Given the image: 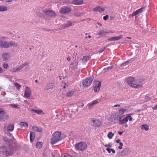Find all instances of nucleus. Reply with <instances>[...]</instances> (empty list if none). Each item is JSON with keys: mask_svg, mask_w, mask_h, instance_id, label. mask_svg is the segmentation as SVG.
<instances>
[{"mask_svg": "<svg viewBox=\"0 0 157 157\" xmlns=\"http://www.w3.org/2000/svg\"><path fill=\"white\" fill-rule=\"evenodd\" d=\"M3 67L5 69H7L9 67L8 65L6 63L3 64Z\"/></svg>", "mask_w": 157, "mask_h": 157, "instance_id": "51", "label": "nucleus"}, {"mask_svg": "<svg viewBox=\"0 0 157 157\" xmlns=\"http://www.w3.org/2000/svg\"><path fill=\"white\" fill-rule=\"evenodd\" d=\"M5 133L9 136L10 137V139L14 140V138L12 135L11 133H10L8 131L6 130L5 131Z\"/></svg>", "mask_w": 157, "mask_h": 157, "instance_id": "37", "label": "nucleus"}, {"mask_svg": "<svg viewBox=\"0 0 157 157\" xmlns=\"http://www.w3.org/2000/svg\"><path fill=\"white\" fill-rule=\"evenodd\" d=\"M3 72V70L2 68L0 67V73H2Z\"/></svg>", "mask_w": 157, "mask_h": 157, "instance_id": "61", "label": "nucleus"}, {"mask_svg": "<svg viewBox=\"0 0 157 157\" xmlns=\"http://www.w3.org/2000/svg\"><path fill=\"white\" fill-rule=\"evenodd\" d=\"M77 67V64H74V63H72L70 67V70L71 71H72L75 70Z\"/></svg>", "mask_w": 157, "mask_h": 157, "instance_id": "27", "label": "nucleus"}, {"mask_svg": "<svg viewBox=\"0 0 157 157\" xmlns=\"http://www.w3.org/2000/svg\"><path fill=\"white\" fill-rule=\"evenodd\" d=\"M93 78H94L93 77H90L84 79L83 81V86L86 87L89 86L91 85Z\"/></svg>", "mask_w": 157, "mask_h": 157, "instance_id": "8", "label": "nucleus"}, {"mask_svg": "<svg viewBox=\"0 0 157 157\" xmlns=\"http://www.w3.org/2000/svg\"><path fill=\"white\" fill-rule=\"evenodd\" d=\"M114 134L111 132H109L108 133L107 135L109 139H111L113 136Z\"/></svg>", "mask_w": 157, "mask_h": 157, "instance_id": "40", "label": "nucleus"}, {"mask_svg": "<svg viewBox=\"0 0 157 157\" xmlns=\"http://www.w3.org/2000/svg\"><path fill=\"white\" fill-rule=\"evenodd\" d=\"M5 112L2 109L0 108V118L5 120L7 119L9 117V115H7L4 116Z\"/></svg>", "mask_w": 157, "mask_h": 157, "instance_id": "15", "label": "nucleus"}, {"mask_svg": "<svg viewBox=\"0 0 157 157\" xmlns=\"http://www.w3.org/2000/svg\"><path fill=\"white\" fill-rule=\"evenodd\" d=\"M35 134L34 132H31L30 135V139L31 142H33L35 138Z\"/></svg>", "mask_w": 157, "mask_h": 157, "instance_id": "35", "label": "nucleus"}, {"mask_svg": "<svg viewBox=\"0 0 157 157\" xmlns=\"http://www.w3.org/2000/svg\"><path fill=\"white\" fill-rule=\"evenodd\" d=\"M121 117H119L116 118V120L119 121V123L120 124H122L127 122L129 121H131L132 120V118L130 115L127 116L123 119L121 120Z\"/></svg>", "mask_w": 157, "mask_h": 157, "instance_id": "6", "label": "nucleus"}, {"mask_svg": "<svg viewBox=\"0 0 157 157\" xmlns=\"http://www.w3.org/2000/svg\"><path fill=\"white\" fill-rule=\"evenodd\" d=\"M66 2L67 3L71 4L72 1H70V0H68L66 1Z\"/></svg>", "mask_w": 157, "mask_h": 157, "instance_id": "57", "label": "nucleus"}, {"mask_svg": "<svg viewBox=\"0 0 157 157\" xmlns=\"http://www.w3.org/2000/svg\"><path fill=\"white\" fill-rule=\"evenodd\" d=\"M132 61V59H131L130 60H128V61L124 63H123L122 64V65L123 66H124V65L125 66L126 65V64H128V63L130 61Z\"/></svg>", "mask_w": 157, "mask_h": 157, "instance_id": "47", "label": "nucleus"}, {"mask_svg": "<svg viewBox=\"0 0 157 157\" xmlns=\"http://www.w3.org/2000/svg\"><path fill=\"white\" fill-rule=\"evenodd\" d=\"M31 92L30 88L27 86L26 87L24 96L27 98L29 97L31 95Z\"/></svg>", "mask_w": 157, "mask_h": 157, "instance_id": "16", "label": "nucleus"}, {"mask_svg": "<svg viewBox=\"0 0 157 157\" xmlns=\"http://www.w3.org/2000/svg\"><path fill=\"white\" fill-rule=\"evenodd\" d=\"M106 150L109 153H110L111 152H112L113 153H115V151L113 149H111L108 147L106 149Z\"/></svg>", "mask_w": 157, "mask_h": 157, "instance_id": "42", "label": "nucleus"}, {"mask_svg": "<svg viewBox=\"0 0 157 157\" xmlns=\"http://www.w3.org/2000/svg\"><path fill=\"white\" fill-rule=\"evenodd\" d=\"M62 157H71V155L68 154H65L62 155Z\"/></svg>", "mask_w": 157, "mask_h": 157, "instance_id": "46", "label": "nucleus"}, {"mask_svg": "<svg viewBox=\"0 0 157 157\" xmlns=\"http://www.w3.org/2000/svg\"><path fill=\"white\" fill-rule=\"evenodd\" d=\"M99 102V101L98 99L94 100L93 101L91 102L90 103L93 105H95L96 104H97Z\"/></svg>", "mask_w": 157, "mask_h": 157, "instance_id": "43", "label": "nucleus"}, {"mask_svg": "<svg viewBox=\"0 0 157 157\" xmlns=\"http://www.w3.org/2000/svg\"><path fill=\"white\" fill-rule=\"evenodd\" d=\"M17 46V44L13 41L7 42L2 40H0V47L9 48L11 46L15 47Z\"/></svg>", "mask_w": 157, "mask_h": 157, "instance_id": "3", "label": "nucleus"}, {"mask_svg": "<svg viewBox=\"0 0 157 157\" xmlns=\"http://www.w3.org/2000/svg\"><path fill=\"white\" fill-rule=\"evenodd\" d=\"M113 67V66H110L108 67L104 68L103 69V71H107L111 69Z\"/></svg>", "mask_w": 157, "mask_h": 157, "instance_id": "45", "label": "nucleus"}, {"mask_svg": "<svg viewBox=\"0 0 157 157\" xmlns=\"http://www.w3.org/2000/svg\"><path fill=\"white\" fill-rule=\"evenodd\" d=\"M144 9V8L142 7L141 8L137 10H136V11L134 12H133L132 15V16H136L139 13L143 12V9Z\"/></svg>", "mask_w": 157, "mask_h": 157, "instance_id": "23", "label": "nucleus"}, {"mask_svg": "<svg viewBox=\"0 0 157 157\" xmlns=\"http://www.w3.org/2000/svg\"><path fill=\"white\" fill-rule=\"evenodd\" d=\"M7 10V7L6 6H0V11H4Z\"/></svg>", "mask_w": 157, "mask_h": 157, "instance_id": "38", "label": "nucleus"}, {"mask_svg": "<svg viewBox=\"0 0 157 157\" xmlns=\"http://www.w3.org/2000/svg\"><path fill=\"white\" fill-rule=\"evenodd\" d=\"M135 78L132 77H130L126 79V81L129 86L132 87L133 86V84H132L133 82H134Z\"/></svg>", "mask_w": 157, "mask_h": 157, "instance_id": "14", "label": "nucleus"}, {"mask_svg": "<svg viewBox=\"0 0 157 157\" xmlns=\"http://www.w3.org/2000/svg\"><path fill=\"white\" fill-rule=\"evenodd\" d=\"M108 17L109 16L108 15H106L103 17V19L104 20L106 21L107 20Z\"/></svg>", "mask_w": 157, "mask_h": 157, "instance_id": "54", "label": "nucleus"}, {"mask_svg": "<svg viewBox=\"0 0 157 157\" xmlns=\"http://www.w3.org/2000/svg\"><path fill=\"white\" fill-rule=\"evenodd\" d=\"M121 117H119L116 118V120L119 121V123L120 124H122L127 122L129 121H131L132 120V118L130 115L127 116L123 119L121 120Z\"/></svg>", "mask_w": 157, "mask_h": 157, "instance_id": "5", "label": "nucleus"}, {"mask_svg": "<svg viewBox=\"0 0 157 157\" xmlns=\"http://www.w3.org/2000/svg\"><path fill=\"white\" fill-rule=\"evenodd\" d=\"M43 143L41 142H38L36 144V147L38 148H40L42 147Z\"/></svg>", "mask_w": 157, "mask_h": 157, "instance_id": "39", "label": "nucleus"}, {"mask_svg": "<svg viewBox=\"0 0 157 157\" xmlns=\"http://www.w3.org/2000/svg\"><path fill=\"white\" fill-rule=\"evenodd\" d=\"M105 10V8L103 7L99 6L94 8L93 9V10L95 11L102 12Z\"/></svg>", "mask_w": 157, "mask_h": 157, "instance_id": "22", "label": "nucleus"}, {"mask_svg": "<svg viewBox=\"0 0 157 157\" xmlns=\"http://www.w3.org/2000/svg\"><path fill=\"white\" fill-rule=\"evenodd\" d=\"M13 140V139H10V138L9 139L6 137L3 138V140L6 144V145L0 147L1 153H5V155L7 157L13 154L14 150L12 145L10 144L11 140Z\"/></svg>", "mask_w": 157, "mask_h": 157, "instance_id": "1", "label": "nucleus"}, {"mask_svg": "<svg viewBox=\"0 0 157 157\" xmlns=\"http://www.w3.org/2000/svg\"><path fill=\"white\" fill-rule=\"evenodd\" d=\"M15 85L16 87L17 88V89H19L21 87V86L20 85L17 83H15Z\"/></svg>", "mask_w": 157, "mask_h": 157, "instance_id": "49", "label": "nucleus"}, {"mask_svg": "<svg viewBox=\"0 0 157 157\" xmlns=\"http://www.w3.org/2000/svg\"><path fill=\"white\" fill-rule=\"evenodd\" d=\"M108 33V32L105 31L104 29L100 30L99 32L98 33V34L100 35L103 36L106 35V34Z\"/></svg>", "mask_w": 157, "mask_h": 157, "instance_id": "31", "label": "nucleus"}, {"mask_svg": "<svg viewBox=\"0 0 157 157\" xmlns=\"http://www.w3.org/2000/svg\"><path fill=\"white\" fill-rule=\"evenodd\" d=\"M121 106L120 105H119V104H117V105H114L113 107H120Z\"/></svg>", "mask_w": 157, "mask_h": 157, "instance_id": "56", "label": "nucleus"}, {"mask_svg": "<svg viewBox=\"0 0 157 157\" xmlns=\"http://www.w3.org/2000/svg\"><path fill=\"white\" fill-rule=\"evenodd\" d=\"M91 123L95 126H101L102 125L101 122L98 120L93 118L91 121Z\"/></svg>", "mask_w": 157, "mask_h": 157, "instance_id": "11", "label": "nucleus"}, {"mask_svg": "<svg viewBox=\"0 0 157 157\" xmlns=\"http://www.w3.org/2000/svg\"><path fill=\"white\" fill-rule=\"evenodd\" d=\"M29 64V63L28 62H25L19 66L17 67L16 68L12 69L11 70V71L12 72H16L18 71L23 68L25 66H27Z\"/></svg>", "mask_w": 157, "mask_h": 157, "instance_id": "9", "label": "nucleus"}, {"mask_svg": "<svg viewBox=\"0 0 157 157\" xmlns=\"http://www.w3.org/2000/svg\"><path fill=\"white\" fill-rule=\"evenodd\" d=\"M119 112L121 115L123 114L124 113L128 112V110L126 109L121 108L120 109Z\"/></svg>", "mask_w": 157, "mask_h": 157, "instance_id": "34", "label": "nucleus"}, {"mask_svg": "<svg viewBox=\"0 0 157 157\" xmlns=\"http://www.w3.org/2000/svg\"><path fill=\"white\" fill-rule=\"evenodd\" d=\"M130 150L129 148H127L123 150L122 151V153L123 155H128L130 154Z\"/></svg>", "mask_w": 157, "mask_h": 157, "instance_id": "25", "label": "nucleus"}, {"mask_svg": "<svg viewBox=\"0 0 157 157\" xmlns=\"http://www.w3.org/2000/svg\"><path fill=\"white\" fill-rule=\"evenodd\" d=\"M54 87V84L53 83H48L47 84L44 88V90L47 91L51 90Z\"/></svg>", "mask_w": 157, "mask_h": 157, "instance_id": "12", "label": "nucleus"}, {"mask_svg": "<svg viewBox=\"0 0 157 157\" xmlns=\"http://www.w3.org/2000/svg\"><path fill=\"white\" fill-rule=\"evenodd\" d=\"M31 113L33 114H35V113H36L39 115H44L45 113L43 112V111L41 109H36L34 110L33 109L31 110Z\"/></svg>", "mask_w": 157, "mask_h": 157, "instance_id": "18", "label": "nucleus"}, {"mask_svg": "<svg viewBox=\"0 0 157 157\" xmlns=\"http://www.w3.org/2000/svg\"><path fill=\"white\" fill-rule=\"evenodd\" d=\"M7 2H11L13 0H5Z\"/></svg>", "mask_w": 157, "mask_h": 157, "instance_id": "60", "label": "nucleus"}, {"mask_svg": "<svg viewBox=\"0 0 157 157\" xmlns=\"http://www.w3.org/2000/svg\"><path fill=\"white\" fill-rule=\"evenodd\" d=\"M104 146L105 147H111V145L110 144H105L104 145Z\"/></svg>", "mask_w": 157, "mask_h": 157, "instance_id": "55", "label": "nucleus"}, {"mask_svg": "<svg viewBox=\"0 0 157 157\" xmlns=\"http://www.w3.org/2000/svg\"><path fill=\"white\" fill-rule=\"evenodd\" d=\"M120 146H118V148L120 149H121L122 148V147L123 145V144L122 143H120L119 144Z\"/></svg>", "mask_w": 157, "mask_h": 157, "instance_id": "48", "label": "nucleus"}, {"mask_svg": "<svg viewBox=\"0 0 157 157\" xmlns=\"http://www.w3.org/2000/svg\"><path fill=\"white\" fill-rule=\"evenodd\" d=\"M104 50V48H103L102 49V50H100L99 52L100 53H101L102 52H103V51Z\"/></svg>", "mask_w": 157, "mask_h": 157, "instance_id": "64", "label": "nucleus"}, {"mask_svg": "<svg viewBox=\"0 0 157 157\" xmlns=\"http://www.w3.org/2000/svg\"><path fill=\"white\" fill-rule=\"evenodd\" d=\"M19 125L22 129H25L28 127V124L25 122H23L20 123Z\"/></svg>", "mask_w": 157, "mask_h": 157, "instance_id": "24", "label": "nucleus"}, {"mask_svg": "<svg viewBox=\"0 0 157 157\" xmlns=\"http://www.w3.org/2000/svg\"><path fill=\"white\" fill-rule=\"evenodd\" d=\"M44 13L47 15L50 16H53L56 15V13L52 11L46 10L44 11Z\"/></svg>", "mask_w": 157, "mask_h": 157, "instance_id": "20", "label": "nucleus"}, {"mask_svg": "<svg viewBox=\"0 0 157 157\" xmlns=\"http://www.w3.org/2000/svg\"><path fill=\"white\" fill-rule=\"evenodd\" d=\"M88 105V108L89 109H91L93 108V105L91 103L89 104Z\"/></svg>", "mask_w": 157, "mask_h": 157, "instance_id": "53", "label": "nucleus"}, {"mask_svg": "<svg viewBox=\"0 0 157 157\" xmlns=\"http://www.w3.org/2000/svg\"><path fill=\"white\" fill-rule=\"evenodd\" d=\"M72 25V23L70 21H68L66 23L64 24L63 26L64 27H68L70 26H71Z\"/></svg>", "mask_w": 157, "mask_h": 157, "instance_id": "33", "label": "nucleus"}, {"mask_svg": "<svg viewBox=\"0 0 157 157\" xmlns=\"http://www.w3.org/2000/svg\"><path fill=\"white\" fill-rule=\"evenodd\" d=\"M61 86L62 88H63L64 89L68 87V85H67L66 83L65 82H63L61 83Z\"/></svg>", "mask_w": 157, "mask_h": 157, "instance_id": "41", "label": "nucleus"}, {"mask_svg": "<svg viewBox=\"0 0 157 157\" xmlns=\"http://www.w3.org/2000/svg\"><path fill=\"white\" fill-rule=\"evenodd\" d=\"M135 84L132 87L135 88H139L142 87L143 84V81L139 79H135L134 81Z\"/></svg>", "mask_w": 157, "mask_h": 157, "instance_id": "7", "label": "nucleus"}, {"mask_svg": "<svg viewBox=\"0 0 157 157\" xmlns=\"http://www.w3.org/2000/svg\"><path fill=\"white\" fill-rule=\"evenodd\" d=\"M141 129L143 130H145L146 131H147L149 129V126L147 124H144L142 125L141 127Z\"/></svg>", "mask_w": 157, "mask_h": 157, "instance_id": "29", "label": "nucleus"}, {"mask_svg": "<svg viewBox=\"0 0 157 157\" xmlns=\"http://www.w3.org/2000/svg\"><path fill=\"white\" fill-rule=\"evenodd\" d=\"M3 59L5 60H7L9 59L10 55L9 54L5 53L2 55Z\"/></svg>", "mask_w": 157, "mask_h": 157, "instance_id": "28", "label": "nucleus"}, {"mask_svg": "<svg viewBox=\"0 0 157 157\" xmlns=\"http://www.w3.org/2000/svg\"><path fill=\"white\" fill-rule=\"evenodd\" d=\"M71 4L79 5L83 3V0H73L72 1Z\"/></svg>", "mask_w": 157, "mask_h": 157, "instance_id": "19", "label": "nucleus"}, {"mask_svg": "<svg viewBox=\"0 0 157 157\" xmlns=\"http://www.w3.org/2000/svg\"><path fill=\"white\" fill-rule=\"evenodd\" d=\"M94 92H97L99 91L100 89L101 86V82L98 81H96L94 82Z\"/></svg>", "mask_w": 157, "mask_h": 157, "instance_id": "13", "label": "nucleus"}, {"mask_svg": "<svg viewBox=\"0 0 157 157\" xmlns=\"http://www.w3.org/2000/svg\"><path fill=\"white\" fill-rule=\"evenodd\" d=\"M90 59V57L88 56H84L82 58V62L83 64L86 63Z\"/></svg>", "mask_w": 157, "mask_h": 157, "instance_id": "30", "label": "nucleus"}, {"mask_svg": "<svg viewBox=\"0 0 157 157\" xmlns=\"http://www.w3.org/2000/svg\"><path fill=\"white\" fill-rule=\"evenodd\" d=\"M35 131H37L38 132H40L42 131V128H38L35 126H34L32 128Z\"/></svg>", "mask_w": 157, "mask_h": 157, "instance_id": "36", "label": "nucleus"}, {"mask_svg": "<svg viewBox=\"0 0 157 157\" xmlns=\"http://www.w3.org/2000/svg\"><path fill=\"white\" fill-rule=\"evenodd\" d=\"M123 132L118 131V133L120 135H122Z\"/></svg>", "mask_w": 157, "mask_h": 157, "instance_id": "58", "label": "nucleus"}, {"mask_svg": "<svg viewBox=\"0 0 157 157\" xmlns=\"http://www.w3.org/2000/svg\"><path fill=\"white\" fill-rule=\"evenodd\" d=\"M14 128V126L13 124H10L7 127V129L10 132H12Z\"/></svg>", "mask_w": 157, "mask_h": 157, "instance_id": "32", "label": "nucleus"}, {"mask_svg": "<svg viewBox=\"0 0 157 157\" xmlns=\"http://www.w3.org/2000/svg\"><path fill=\"white\" fill-rule=\"evenodd\" d=\"M157 108V105H155V106L153 108V109H155Z\"/></svg>", "mask_w": 157, "mask_h": 157, "instance_id": "63", "label": "nucleus"}, {"mask_svg": "<svg viewBox=\"0 0 157 157\" xmlns=\"http://www.w3.org/2000/svg\"><path fill=\"white\" fill-rule=\"evenodd\" d=\"M61 132H55L52 136L50 143L52 144H54L61 140Z\"/></svg>", "mask_w": 157, "mask_h": 157, "instance_id": "2", "label": "nucleus"}, {"mask_svg": "<svg viewBox=\"0 0 157 157\" xmlns=\"http://www.w3.org/2000/svg\"><path fill=\"white\" fill-rule=\"evenodd\" d=\"M123 36L122 35H121L118 36H114L111 37L108 39L109 41H114L118 40L121 39L122 38Z\"/></svg>", "mask_w": 157, "mask_h": 157, "instance_id": "21", "label": "nucleus"}, {"mask_svg": "<svg viewBox=\"0 0 157 157\" xmlns=\"http://www.w3.org/2000/svg\"><path fill=\"white\" fill-rule=\"evenodd\" d=\"M71 8L70 7L63 6L61 7L59 10V12L61 13L65 14L70 12Z\"/></svg>", "mask_w": 157, "mask_h": 157, "instance_id": "10", "label": "nucleus"}, {"mask_svg": "<svg viewBox=\"0 0 157 157\" xmlns=\"http://www.w3.org/2000/svg\"><path fill=\"white\" fill-rule=\"evenodd\" d=\"M145 101H147L150 100V98L147 95L145 96Z\"/></svg>", "mask_w": 157, "mask_h": 157, "instance_id": "50", "label": "nucleus"}, {"mask_svg": "<svg viewBox=\"0 0 157 157\" xmlns=\"http://www.w3.org/2000/svg\"><path fill=\"white\" fill-rule=\"evenodd\" d=\"M75 92L74 89H71L68 91L67 93V96L68 97H71L72 96Z\"/></svg>", "mask_w": 157, "mask_h": 157, "instance_id": "26", "label": "nucleus"}, {"mask_svg": "<svg viewBox=\"0 0 157 157\" xmlns=\"http://www.w3.org/2000/svg\"><path fill=\"white\" fill-rule=\"evenodd\" d=\"M71 58L70 56H68L67 58V60L68 61H69L71 60Z\"/></svg>", "mask_w": 157, "mask_h": 157, "instance_id": "62", "label": "nucleus"}, {"mask_svg": "<svg viewBox=\"0 0 157 157\" xmlns=\"http://www.w3.org/2000/svg\"><path fill=\"white\" fill-rule=\"evenodd\" d=\"M83 15L82 13L77 12L75 14V15L76 17H80Z\"/></svg>", "mask_w": 157, "mask_h": 157, "instance_id": "44", "label": "nucleus"}, {"mask_svg": "<svg viewBox=\"0 0 157 157\" xmlns=\"http://www.w3.org/2000/svg\"><path fill=\"white\" fill-rule=\"evenodd\" d=\"M68 112V110L66 111H63L61 112L60 115V117L61 118V121H63L65 120L68 117V115L67 114H66V113Z\"/></svg>", "mask_w": 157, "mask_h": 157, "instance_id": "17", "label": "nucleus"}, {"mask_svg": "<svg viewBox=\"0 0 157 157\" xmlns=\"http://www.w3.org/2000/svg\"><path fill=\"white\" fill-rule=\"evenodd\" d=\"M121 140H117L116 141V142L117 143H119V144H120V143H121Z\"/></svg>", "mask_w": 157, "mask_h": 157, "instance_id": "59", "label": "nucleus"}, {"mask_svg": "<svg viewBox=\"0 0 157 157\" xmlns=\"http://www.w3.org/2000/svg\"><path fill=\"white\" fill-rule=\"evenodd\" d=\"M75 148L78 151H83L87 147L86 144L84 142H81L76 144L75 145Z\"/></svg>", "mask_w": 157, "mask_h": 157, "instance_id": "4", "label": "nucleus"}, {"mask_svg": "<svg viewBox=\"0 0 157 157\" xmlns=\"http://www.w3.org/2000/svg\"><path fill=\"white\" fill-rule=\"evenodd\" d=\"M11 106L13 107H14V108H19L18 106H19V105H17L15 104H12L11 105Z\"/></svg>", "mask_w": 157, "mask_h": 157, "instance_id": "52", "label": "nucleus"}]
</instances>
